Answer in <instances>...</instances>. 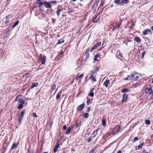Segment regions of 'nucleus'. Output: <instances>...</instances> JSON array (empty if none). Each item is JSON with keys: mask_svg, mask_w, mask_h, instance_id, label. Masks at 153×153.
<instances>
[{"mask_svg": "<svg viewBox=\"0 0 153 153\" xmlns=\"http://www.w3.org/2000/svg\"><path fill=\"white\" fill-rule=\"evenodd\" d=\"M128 95L127 94H124L123 95V98L122 100V102H126V100L127 98Z\"/></svg>", "mask_w": 153, "mask_h": 153, "instance_id": "17", "label": "nucleus"}, {"mask_svg": "<svg viewBox=\"0 0 153 153\" xmlns=\"http://www.w3.org/2000/svg\"><path fill=\"white\" fill-rule=\"evenodd\" d=\"M25 110H23L22 111L19 116L18 123L19 125L21 123L23 119L24 115L25 114Z\"/></svg>", "mask_w": 153, "mask_h": 153, "instance_id": "3", "label": "nucleus"}, {"mask_svg": "<svg viewBox=\"0 0 153 153\" xmlns=\"http://www.w3.org/2000/svg\"><path fill=\"white\" fill-rule=\"evenodd\" d=\"M56 88V85H53L52 86V90H54Z\"/></svg>", "mask_w": 153, "mask_h": 153, "instance_id": "44", "label": "nucleus"}, {"mask_svg": "<svg viewBox=\"0 0 153 153\" xmlns=\"http://www.w3.org/2000/svg\"><path fill=\"white\" fill-rule=\"evenodd\" d=\"M85 107V104L84 103H83L82 104L80 105L79 106L77 109V110L78 111H81Z\"/></svg>", "mask_w": 153, "mask_h": 153, "instance_id": "8", "label": "nucleus"}, {"mask_svg": "<svg viewBox=\"0 0 153 153\" xmlns=\"http://www.w3.org/2000/svg\"><path fill=\"white\" fill-rule=\"evenodd\" d=\"M90 109V107H88V108L87 110V112H89Z\"/></svg>", "mask_w": 153, "mask_h": 153, "instance_id": "50", "label": "nucleus"}, {"mask_svg": "<svg viewBox=\"0 0 153 153\" xmlns=\"http://www.w3.org/2000/svg\"><path fill=\"white\" fill-rule=\"evenodd\" d=\"M124 80H131L133 81V78L132 75V74L131 75H128L127 77L123 79Z\"/></svg>", "mask_w": 153, "mask_h": 153, "instance_id": "10", "label": "nucleus"}, {"mask_svg": "<svg viewBox=\"0 0 153 153\" xmlns=\"http://www.w3.org/2000/svg\"><path fill=\"white\" fill-rule=\"evenodd\" d=\"M90 50L89 48H88L86 49V52H85L86 54H89V52L90 51Z\"/></svg>", "mask_w": 153, "mask_h": 153, "instance_id": "38", "label": "nucleus"}, {"mask_svg": "<svg viewBox=\"0 0 153 153\" xmlns=\"http://www.w3.org/2000/svg\"><path fill=\"white\" fill-rule=\"evenodd\" d=\"M36 2L39 4V7H40L41 5H43V4H44V2H42L40 0H37Z\"/></svg>", "mask_w": 153, "mask_h": 153, "instance_id": "23", "label": "nucleus"}, {"mask_svg": "<svg viewBox=\"0 0 153 153\" xmlns=\"http://www.w3.org/2000/svg\"><path fill=\"white\" fill-rule=\"evenodd\" d=\"M33 117H37V116L36 115V114L35 113H33Z\"/></svg>", "mask_w": 153, "mask_h": 153, "instance_id": "46", "label": "nucleus"}, {"mask_svg": "<svg viewBox=\"0 0 153 153\" xmlns=\"http://www.w3.org/2000/svg\"><path fill=\"white\" fill-rule=\"evenodd\" d=\"M9 22V21L8 20H7L6 21V22H5V23H8Z\"/></svg>", "mask_w": 153, "mask_h": 153, "instance_id": "59", "label": "nucleus"}, {"mask_svg": "<svg viewBox=\"0 0 153 153\" xmlns=\"http://www.w3.org/2000/svg\"><path fill=\"white\" fill-rule=\"evenodd\" d=\"M67 127L65 125H64L63 126V129L64 130H65L67 129Z\"/></svg>", "mask_w": 153, "mask_h": 153, "instance_id": "43", "label": "nucleus"}, {"mask_svg": "<svg viewBox=\"0 0 153 153\" xmlns=\"http://www.w3.org/2000/svg\"><path fill=\"white\" fill-rule=\"evenodd\" d=\"M138 140V137H135L133 140V143H134L136 141H137V140Z\"/></svg>", "mask_w": 153, "mask_h": 153, "instance_id": "33", "label": "nucleus"}, {"mask_svg": "<svg viewBox=\"0 0 153 153\" xmlns=\"http://www.w3.org/2000/svg\"><path fill=\"white\" fill-rule=\"evenodd\" d=\"M84 76V75L83 74H81L79 76H78V79H79L80 78Z\"/></svg>", "mask_w": 153, "mask_h": 153, "instance_id": "42", "label": "nucleus"}, {"mask_svg": "<svg viewBox=\"0 0 153 153\" xmlns=\"http://www.w3.org/2000/svg\"><path fill=\"white\" fill-rule=\"evenodd\" d=\"M120 127L118 125L115 126L112 132L113 134H117L120 130Z\"/></svg>", "mask_w": 153, "mask_h": 153, "instance_id": "5", "label": "nucleus"}, {"mask_svg": "<svg viewBox=\"0 0 153 153\" xmlns=\"http://www.w3.org/2000/svg\"><path fill=\"white\" fill-rule=\"evenodd\" d=\"M121 150H120L119 151H118L117 153H121Z\"/></svg>", "mask_w": 153, "mask_h": 153, "instance_id": "56", "label": "nucleus"}, {"mask_svg": "<svg viewBox=\"0 0 153 153\" xmlns=\"http://www.w3.org/2000/svg\"><path fill=\"white\" fill-rule=\"evenodd\" d=\"M152 90L151 87L146 88L145 89V93L147 94H151L152 93Z\"/></svg>", "mask_w": 153, "mask_h": 153, "instance_id": "6", "label": "nucleus"}, {"mask_svg": "<svg viewBox=\"0 0 153 153\" xmlns=\"http://www.w3.org/2000/svg\"><path fill=\"white\" fill-rule=\"evenodd\" d=\"M92 137H91V136L88 137V138L85 139V141L87 142L88 143H89L91 142L92 141Z\"/></svg>", "mask_w": 153, "mask_h": 153, "instance_id": "19", "label": "nucleus"}, {"mask_svg": "<svg viewBox=\"0 0 153 153\" xmlns=\"http://www.w3.org/2000/svg\"><path fill=\"white\" fill-rule=\"evenodd\" d=\"M128 0H122L120 3H119V4L123 5L124 4L128 3L129 2Z\"/></svg>", "mask_w": 153, "mask_h": 153, "instance_id": "15", "label": "nucleus"}, {"mask_svg": "<svg viewBox=\"0 0 153 153\" xmlns=\"http://www.w3.org/2000/svg\"><path fill=\"white\" fill-rule=\"evenodd\" d=\"M94 88H93L92 90H91V91H92H92L94 90Z\"/></svg>", "mask_w": 153, "mask_h": 153, "instance_id": "62", "label": "nucleus"}, {"mask_svg": "<svg viewBox=\"0 0 153 153\" xmlns=\"http://www.w3.org/2000/svg\"><path fill=\"white\" fill-rule=\"evenodd\" d=\"M99 69V67L98 66L96 67L95 68V69L94 71H91V73L92 74H93L95 72H98Z\"/></svg>", "mask_w": 153, "mask_h": 153, "instance_id": "21", "label": "nucleus"}, {"mask_svg": "<svg viewBox=\"0 0 153 153\" xmlns=\"http://www.w3.org/2000/svg\"><path fill=\"white\" fill-rule=\"evenodd\" d=\"M152 83H153V79H152Z\"/></svg>", "mask_w": 153, "mask_h": 153, "instance_id": "63", "label": "nucleus"}, {"mask_svg": "<svg viewBox=\"0 0 153 153\" xmlns=\"http://www.w3.org/2000/svg\"><path fill=\"white\" fill-rule=\"evenodd\" d=\"M100 17V16L95 15V17L93 19V22L94 23L97 22L99 20Z\"/></svg>", "mask_w": 153, "mask_h": 153, "instance_id": "9", "label": "nucleus"}, {"mask_svg": "<svg viewBox=\"0 0 153 153\" xmlns=\"http://www.w3.org/2000/svg\"><path fill=\"white\" fill-rule=\"evenodd\" d=\"M117 54H118L117 55H118V56H119L120 57H122V55L120 53H117Z\"/></svg>", "mask_w": 153, "mask_h": 153, "instance_id": "41", "label": "nucleus"}, {"mask_svg": "<svg viewBox=\"0 0 153 153\" xmlns=\"http://www.w3.org/2000/svg\"><path fill=\"white\" fill-rule=\"evenodd\" d=\"M86 58H88L89 57V54H86Z\"/></svg>", "mask_w": 153, "mask_h": 153, "instance_id": "54", "label": "nucleus"}, {"mask_svg": "<svg viewBox=\"0 0 153 153\" xmlns=\"http://www.w3.org/2000/svg\"><path fill=\"white\" fill-rule=\"evenodd\" d=\"M64 42V41L63 39H59L57 45L61 44Z\"/></svg>", "mask_w": 153, "mask_h": 153, "instance_id": "24", "label": "nucleus"}, {"mask_svg": "<svg viewBox=\"0 0 153 153\" xmlns=\"http://www.w3.org/2000/svg\"><path fill=\"white\" fill-rule=\"evenodd\" d=\"M52 20H53V23H54V22H55V20H54L53 19Z\"/></svg>", "mask_w": 153, "mask_h": 153, "instance_id": "61", "label": "nucleus"}, {"mask_svg": "<svg viewBox=\"0 0 153 153\" xmlns=\"http://www.w3.org/2000/svg\"><path fill=\"white\" fill-rule=\"evenodd\" d=\"M114 2L115 4H117L118 5H119V3H120V0H114Z\"/></svg>", "mask_w": 153, "mask_h": 153, "instance_id": "37", "label": "nucleus"}, {"mask_svg": "<svg viewBox=\"0 0 153 153\" xmlns=\"http://www.w3.org/2000/svg\"><path fill=\"white\" fill-rule=\"evenodd\" d=\"M60 145L59 144H56L54 148L53 149V151L54 153H56L57 151L58 148H59Z\"/></svg>", "mask_w": 153, "mask_h": 153, "instance_id": "18", "label": "nucleus"}, {"mask_svg": "<svg viewBox=\"0 0 153 153\" xmlns=\"http://www.w3.org/2000/svg\"><path fill=\"white\" fill-rule=\"evenodd\" d=\"M128 90L127 88H123L121 92L122 93H123L125 92H128Z\"/></svg>", "mask_w": 153, "mask_h": 153, "instance_id": "30", "label": "nucleus"}, {"mask_svg": "<svg viewBox=\"0 0 153 153\" xmlns=\"http://www.w3.org/2000/svg\"><path fill=\"white\" fill-rule=\"evenodd\" d=\"M33 88H34V87H33V85H32V86H31L30 88V89H32Z\"/></svg>", "mask_w": 153, "mask_h": 153, "instance_id": "58", "label": "nucleus"}, {"mask_svg": "<svg viewBox=\"0 0 153 153\" xmlns=\"http://www.w3.org/2000/svg\"><path fill=\"white\" fill-rule=\"evenodd\" d=\"M150 98L151 99H153V92L152 91V95L150 97Z\"/></svg>", "mask_w": 153, "mask_h": 153, "instance_id": "51", "label": "nucleus"}, {"mask_svg": "<svg viewBox=\"0 0 153 153\" xmlns=\"http://www.w3.org/2000/svg\"><path fill=\"white\" fill-rule=\"evenodd\" d=\"M100 54H97L95 55L94 57L96 58H99L100 57Z\"/></svg>", "mask_w": 153, "mask_h": 153, "instance_id": "45", "label": "nucleus"}, {"mask_svg": "<svg viewBox=\"0 0 153 153\" xmlns=\"http://www.w3.org/2000/svg\"><path fill=\"white\" fill-rule=\"evenodd\" d=\"M145 123L147 125H149L150 123V121L149 120H145Z\"/></svg>", "mask_w": 153, "mask_h": 153, "instance_id": "32", "label": "nucleus"}, {"mask_svg": "<svg viewBox=\"0 0 153 153\" xmlns=\"http://www.w3.org/2000/svg\"><path fill=\"white\" fill-rule=\"evenodd\" d=\"M97 58H96V57H94V61L93 62H94L95 61H98V59H97Z\"/></svg>", "mask_w": 153, "mask_h": 153, "instance_id": "48", "label": "nucleus"}, {"mask_svg": "<svg viewBox=\"0 0 153 153\" xmlns=\"http://www.w3.org/2000/svg\"><path fill=\"white\" fill-rule=\"evenodd\" d=\"M151 32V30L149 29H145L144 31H143V34L144 35H146L148 34L149 33Z\"/></svg>", "mask_w": 153, "mask_h": 153, "instance_id": "13", "label": "nucleus"}, {"mask_svg": "<svg viewBox=\"0 0 153 153\" xmlns=\"http://www.w3.org/2000/svg\"><path fill=\"white\" fill-rule=\"evenodd\" d=\"M61 92H59L57 93L56 96V100H58L59 99L61 95Z\"/></svg>", "mask_w": 153, "mask_h": 153, "instance_id": "29", "label": "nucleus"}, {"mask_svg": "<svg viewBox=\"0 0 153 153\" xmlns=\"http://www.w3.org/2000/svg\"><path fill=\"white\" fill-rule=\"evenodd\" d=\"M89 115L88 113H85L83 114L82 115V117L84 118H87L88 117Z\"/></svg>", "mask_w": 153, "mask_h": 153, "instance_id": "26", "label": "nucleus"}, {"mask_svg": "<svg viewBox=\"0 0 153 153\" xmlns=\"http://www.w3.org/2000/svg\"><path fill=\"white\" fill-rule=\"evenodd\" d=\"M142 153H148V152H146L145 150H144L143 151Z\"/></svg>", "mask_w": 153, "mask_h": 153, "instance_id": "49", "label": "nucleus"}, {"mask_svg": "<svg viewBox=\"0 0 153 153\" xmlns=\"http://www.w3.org/2000/svg\"><path fill=\"white\" fill-rule=\"evenodd\" d=\"M32 85L34 87L37 86L38 85V83H35L33 84Z\"/></svg>", "mask_w": 153, "mask_h": 153, "instance_id": "39", "label": "nucleus"}, {"mask_svg": "<svg viewBox=\"0 0 153 153\" xmlns=\"http://www.w3.org/2000/svg\"><path fill=\"white\" fill-rule=\"evenodd\" d=\"M72 9L71 8V9H69V11H70V12H71L72 11Z\"/></svg>", "mask_w": 153, "mask_h": 153, "instance_id": "55", "label": "nucleus"}, {"mask_svg": "<svg viewBox=\"0 0 153 153\" xmlns=\"http://www.w3.org/2000/svg\"><path fill=\"white\" fill-rule=\"evenodd\" d=\"M50 3V4H56V1H51V2H49Z\"/></svg>", "mask_w": 153, "mask_h": 153, "instance_id": "47", "label": "nucleus"}, {"mask_svg": "<svg viewBox=\"0 0 153 153\" xmlns=\"http://www.w3.org/2000/svg\"><path fill=\"white\" fill-rule=\"evenodd\" d=\"M99 130V129H97L93 132V134L91 135V137L92 138H94L96 137V135Z\"/></svg>", "mask_w": 153, "mask_h": 153, "instance_id": "14", "label": "nucleus"}, {"mask_svg": "<svg viewBox=\"0 0 153 153\" xmlns=\"http://www.w3.org/2000/svg\"><path fill=\"white\" fill-rule=\"evenodd\" d=\"M72 127H69L68 128L67 130L65 132V134H68L70 133L71 131V129H72Z\"/></svg>", "mask_w": 153, "mask_h": 153, "instance_id": "20", "label": "nucleus"}, {"mask_svg": "<svg viewBox=\"0 0 153 153\" xmlns=\"http://www.w3.org/2000/svg\"><path fill=\"white\" fill-rule=\"evenodd\" d=\"M90 97H93L94 96V93L92 92V91H91L89 95Z\"/></svg>", "mask_w": 153, "mask_h": 153, "instance_id": "35", "label": "nucleus"}, {"mask_svg": "<svg viewBox=\"0 0 153 153\" xmlns=\"http://www.w3.org/2000/svg\"><path fill=\"white\" fill-rule=\"evenodd\" d=\"M101 43V42H99L97 43L96 45H94V46L93 47L91 48V51H92L94 49H96L98 47L100 46V45Z\"/></svg>", "mask_w": 153, "mask_h": 153, "instance_id": "7", "label": "nucleus"}, {"mask_svg": "<svg viewBox=\"0 0 153 153\" xmlns=\"http://www.w3.org/2000/svg\"><path fill=\"white\" fill-rule=\"evenodd\" d=\"M89 79H91L92 81H93L94 82H95L96 81V79L95 77L92 75L89 78Z\"/></svg>", "mask_w": 153, "mask_h": 153, "instance_id": "25", "label": "nucleus"}, {"mask_svg": "<svg viewBox=\"0 0 153 153\" xmlns=\"http://www.w3.org/2000/svg\"><path fill=\"white\" fill-rule=\"evenodd\" d=\"M121 25V22H118L116 23V26L115 27L116 28L118 29L120 27V25Z\"/></svg>", "mask_w": 153, "mask_h": 153, "instance_id": "28", "label": "nucleus"}, {"mask_svg": "<svg viewBox=\"0 0 153 153\" xmlns=\"http://www.w3.org/2000/svg\"><path fill=\"white\" fill-rule=\"evenodd\" d=\"M62 11L61 10L58 9L56 11V13L57 14V15L59 16V13Z\"/></svg>", "mask_w": 153, "mask_h": 153, "instance_id": "34", "label": "nucleus"}, {"mask_svg": "<svg viewBox=\"0 0 153 153\" xmlns=\"http://www.w3.org/2000/svg\"><path fill=\"white\" fill-rule=\"evenodd\" d=\"M151 29H152V30H153V26L151 27Z\"/></svg>", "mask_w": 153, "mask_h": 153, "instance_id": "60", "label": "nucleus"}, {"mask_svg": "<svg viewBox=\"0 0 153 153\" xmlns=\"http://www.w3.org/2000/svg\"><path fill=\"white\" fill-rule=\"evenodd\" d=\"M44 153H48V152H44Z\"/></svg>", "mask_w": 153, "mask_h": 153, "instance_id": "64", "label": "nucleus"}, {"mask_svg": "<svg viewBox=\"0 0 153 153\" xmlns=\"http://www.w3.org/2000/svg\"><path fill=\"white\" fill-rule=\"evenodd\" d=\"M102 54H103V56H104L105 55V52L104 51H103L102 52Z\"/></svg>", "mask_w": 153, "mask_h": 153, "instance_id": "52", "label": "nucleus"}, {"mask_svg": "<svg viewBox=\"0 0 153 153\" xmlns=\"http://www.w3.org/2000/svg\"><path fill=\"white\" fill-rule=\"evenodd\" d=\"M143 143H142L141 144H140L139 145L137 146L136 148V150H139L140 148H141L143 145Z\"/></svg>", "mask_w": 153, "mask_h": 153, "instance_id": "22", "label": "nucleus"}, {"mask_svg": "<svg viewBox=\"0 0 153 153\" xmlns=\"http://www.w3.org/2000/svg\"><path fill=\"white\" fill-rule=\"evenodd\" d=\"M16 101H18V103L19 104V105L17 107L18 109H21L23 108V104L25 103V101L22 99L18 100V97H16Z\"/></svg>", "mask_w": 153, "mask_h": 153, "instance_id": "1", "label": "nucleus"}, {"mask_svg": "<svg viewBox=\"0 0 153 153\" xmlns=\"http://www.w3.org/2000/svg\"><path fill=\"white\" fill-rule=\"evenodd\" d=\"M110 80L109 79H106V80L103 83V85L107 88L108 86V84L109 83Z\"/></svg>", "mask_w": 153, "mask_h": 153, "instance_id": "16", "label": "nucleus"}, {"mask_svg": "<svg viewBox=\"0 0 153 153\" xmlns=\"http://www.w3.org/2000/svg\"><path fill=\"white\" fill-rule=\"evenodd\" d=\"M102 124L103 126H105L106 125V122L104 120H102Z\"/></svg>", "mask_w": 153, "mask_h": 153, "instance_id": "36", "label": "nucleus"}, {"mask_svg": "<svg viewBox=\"0 0 153 153\" xmlns=\"http://www.w3.org/2000/svg\"><path fill=\"white\" fill-rule=\"evenodd\" d=\"M141 74L136 72H134L132 74L133 80L134 81H137L139 79L141 76Z\"/></svg>", "mask_w": 153, "mask_h": 153, "instance_id": "2", "label": "nucleus"}, {"mask_svg": "<svg viewBox=\"0 0 153 153\" xmlns=\"http://www.w3.org/2000/svg\"><path fill=\"white\" fill-rule=\"evenodd\" d=\"M19 145V142L17 143H14L11 147V150H12L13 149H16L17 148Z\"/></svg>", "mask_w": 153, "mask_h": 153, "instance_id": "12", "label": "nucleus"}, {"mask_svg": "<svg viewBox=\"0 0 153 153\" xmlns=\"http://www.w3.org/2000/svg\"><path fill=\"white\" fill-rule=\"evenodd\" d=\"M40 61L42 65H44L46 61V56L40 54Z\"/></svg>", "mask_w": 153, "mask_h": 153, "instance_id": "4", "label": "nucleus"}, {"mask_svg": "<svg viewBox=\"0 0 153 153\" xmlns=\"http://www.w3.org/2000/svg\"><path fill=\"white\" fill-rule=\"evenodd\" d=\"M75 79H76V80H78V76H77V77H75Z\"/></svg>", "mask_w": 153, "mask_h": 153, "instance_id": "57", "label": "nucleus"}, {"mask_svg": "<svg viewBox=\"0 0 153 153\" xmlns=\"http://www.w3.org/2000/svg\"><path fill=\"white\" fill-rule=\"evenodd\" d=\"M90 100L89 99H88L87 101V103H88L89 102H90Z\"/></svg>", "mask_w": 153, "mask_h": 153, "instance_id": "53", "label": "nucleus"}, {"mask_svg": "<svg viewBox=\"0 0 153 153\" xmlns=\"http://www.w3.org/2000/svg\"><path fill=\"white\" fill-rule=\"evenodd\" d=\"M19 23V22L18 21H16V22L13 25L12 27L13 28H14L16 26H17Z\"/></svg>", "mask_w": 153, "mask_h": 153, "instance_id": "31", "label": "nucleus"}, {"mask_svg": "<svg viewBox=\"0 0 153 153\" xmlns=\"http://www.w3.org/2000/svg\"><path fill=\"white\" fill-rule=\"evenodd\" d=\"M146 53L145 51H143L141 54V57L142 58H143L144 56V55H145Z\"/></svg>", "mask_w": 153, "mask_h": 153, "instance_id": "40", "label": "nucleus"}, {"mask_svg": "<svg viewBox=\"0 0 153 153\" xmlns=\"http://www.w3.org/2000/svg\"><path fill=\"white\" fill-rule=\"evenodd\" d=\"M134 40L137 42H139L141 41L140 39L138 37H136L134 38Z\"/></svg>", "mask_w": 153, "mask_h": 153, "instance_id": "27", "label": "nucleus"}, {"mask_svg": "<svg viewBox=\"0 0 153 153\" xmlns=\"http://www.w3.org/2000/svg\"><path fill=\"white\" fill-rule=\"evenodd\" d=\"M43 5H45V7L47 8H51V5L50 2L44 1V4H43Z\"/></svg>", "mask_w": 153, "mask_h": 153, "instance_id": "11", "label": "nucleus"}]
</instances>
